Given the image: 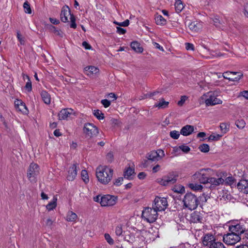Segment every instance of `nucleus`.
Segmentation results:
<instances>
[{
    "mask_svg": "<svg viewBox=\"0 0 248 248\" xmlns=\"http://www.w3.org/2000/svg\"><path fill=\"white\" fill-rule=\"evenodd\" d=\"M174 192L178 193H183L185 191V189L184 186L179 185L178 186H176L173 189Z\"/></svg>",
    "mask_w": 248,
    "mask_h": 248,
    "instance_id": "obj_45",
    "label": "nucleus"
},
{
    "mask_svg": "<svg viewBox=\"0 0 248 248\" xmlns=\"http://www.w3.org/2000/svg\"><path fill=\"white\" fill-rule=\"evenodd\" d=\"M72 15L69 9L67 10L63 8L60 15L61 21L63 22H67L68 21V16H71Z\"/></svg>",
    "mask_w": 248,
    "mask_h": 248,
    "instance_id": "obj_23",
    "label": "nucleus"
},
{
    "mask_svg": "<svg viewBox=\"0 0 248 248\" xmlns=\"http://www.w3.org/2000/svg\"><path fill=\"white\" fill-rule=\"evenodd\" d=\"M234 182V179L232 176H229L226 178L225 182L227 184L231 186Z\"/></svg>",
    "mask_w": 248,
    "mask_h": 248,
    "instance_id": "obj_57",
    "label": "nucleus"
},
{
    "mask_svg": "<svg viewBox=\"0 0 248 248\" xmlns=\"http://www.w3.org/2000/svg\"><path fill=\"white\" fill-rule=\"evenodd\" d=\"M71 24L70 25V27L73 29H76L77 27V24L76 23V19L73 15H71L70 17Z\"/></svg>",
    "mask_w": 248,
    "mask_h": 248,
    "instance_id": "obj_48",
    "label": "nucleus"
},
{
    "mask_svg": "<svg viewBox=\"0 0 248 248\" xmlns=\"http://www.w3.org/2000/svg\"><path fill=\"white\" fill-rule=\"evenodd\" d=\"M190 221L193 223H202L203 215L200 212L194 211L191 214Z\"/></svg>",
    "mask_w": 248,
    "mask_h": 248,
    "instance_id": "obj_15",
    "label": "nucleus"
},
{
    "mask_svg": "<svg viewBox=\"0 0 248 248\" xmlns=\"http://www.w3.org/2000/svg\"><path fill=\"white\" fill-rule=\"evenodd\" d=\"M194 131V127L190 125H186L183 127L181 130L180 133L185 136H187Z\"/></svg>",
    "mask_w": 248,
    "mask_h": 248,
    "instance_id": "obj_21",
    "label": "nucleus"
},
{
    "mask_svg": "<svg viewBox=\"0 0 248 248\" xmlns=\"http://www.w3.org/2000/svg\"><path fill=\"white\" fill-rule=\"evenodd\" d=\"M178 174L176 172H171L164 176L162 178L158 179V182L162 186H166L175 183L177 181Z\"/></svg>",
    "mask_w": 248,
    "mask_h": 248,
    "instance_id": "obj_5",
    "label": "nucleus"
},
{
    "mask_svg": "<svg viewBox=\"0 0 248 248\" xmlns=\"http://www.w3.org/2000/svg\"><path fill=\"white\" fill-rule=\"evenodd\" d=\"M17 38L18 41L20 42L21 45H24L25 40L24 38L22 37V35L20 33L19 31H17Z\"/></svg>",
    "mask_w": 248,
    "mask_h": 248,
    "instance_id": "obj_52",
    "label": "nucleus"
},
{
    "mask_svg": "<svg viewBox=\"0 0 248 248\" xmlns=\"http://www.w3.org/2000/svg\"><path fill=\"white\" fill-rule=\"evenodd\" d=\"M165 156L163 150L158 149L157 151H152L146 155L147 160H144L142 163L143 167H147L150 162L156 161L161 159Z\"/></svg>",
    "mask_w": 248,
    "mask_h": 248,
    "instance_id": "obj_3",
    "label": "nucleus"
},
{
    "mask_svg": "<svg viewBox=\"0 0 248 248\" xmlns=\"http://www.w3.org/2000/svg\"><path fill=\"white\" fill-rule=\"evenodd\" d=\"M206 106H214L217 104H221L222 101L217 98L213 93H209V97L205 101Z\"/></svg>",
    "mask_w": 248,
    "mask_h": 248,
    "instance_id": "obj_13",
    "label": "nucleus"
},
{
    "mask_svg": "<svg viewBox=\"0 0 248 248\" xmlns=\"http://www.w3.org/2000/svg\"><path fill=\"white\" fill-rule=\"evenodd\" d=\"M235 124L239 128L242 129L245 127L246 123L243 120H241L236 121Z\"/></svg>",
    "mask_w": 248,
    "mask_h": 248,
    "instance_id": "obj_46",
    "label": "nucleus"
},
{
    "mask_svg": "<svg viewBox=\"0 0 248 248\" xmlns=\"http://www.w3.org/2000/svg\"><path fill=\"white\" fill-rule=\"evenodd\" d=\"M93 113L96 118L99 120H103L104 118V113L99 109L94 110Z\"/></svg>",
    "mask_w": 248,
    "mask_h": 248,
    "instance_id": "obj_38",
    "label": "nucleus"
},
{
    "mask_svg": "<svg viewBox=\"0 0 248 248\" xmlns=\"http://www.w3.org/2000/svg\"><path fill=\"white\" fill-rule=\"evenodd\" d=\"M209 198H210L209 196L205 195V194H203L202 196L201 197L200 200L202 201V204L203 202H206Z\"/></svg>",
    "mask_w": 248,
    "mask_h": 248,
    "instance_id": "obj_60",
    "label": "nucleus"
},
{
    "mask_svg": "<svg viewBox=\"0 0 248 248\" xmlns=\"http://www.w3.org/2000/svg\"><path fill=\"white\" fill-rule=\"evenodd\" d=\"M155 20L157 25L163 26L166 24V20L161 15H156Z\"/></svg>",
    "mask_w": 248,
    "mask_h": 248,
    "instance_id": "obj_29",
    "label": "nucleus"
},
{
    "mask_svg": "<svg viewBox=\"0 0 248 248\" xmlns=\"http://www.w3.org/2000/svg\"><path fill=\"white\" fill-rule=\"evenodd\" d=\"M184 6L181 0H178L175 2V8L177 13H180L183 9Z\"/></svg>",
    "mask_w": 248,
    "mask_h": 248,
    "instance_id": "obj_35",
    "label": "nucleus"
},
{
    "mask_svg": "<svg viewBox=\"0 0 248 248\" xmlns=\"http://www.w3.org/2000/svg\"><path fill=\"white\" fill-rule=\"evenodd\" d=\"M57 205V197L56 196H54L52 201L49 202L46 205V209L50 211L55 209Z\"/></svg>",
    "mask_w": 248,
    "mask_h": 248,
    "instance_id": "obj_27",
    "label": "nucleus"
},
{
    "mask_svg": "<svg viewBox=\"0 0 248 248\" xmlns=\"http://www.w3.org/2000/svg\"><path fill=\"white\" fill-rule=\"evenodd\" d=\"M180 148L181 151L185 153H187L190 150V148L188 146L184 144L180 146Z\"/></svg>",
    "mask_w": 248,
    "mask_h": 248,
    "instance_id": "obj_54",
    "label": "nucleus"
},
{
    "mask_svg": "<svg viewBox=\"0 0 248 248\" xmlns=\"http://www.w3.org/2000/svg\"><path fill=\"white\" fill-rule=\"evenodd\" d=\"M209 178L210 177H207L206 175L202 174L199 178V181L201 183L208 184Z\"/></svg>",
    "mask_w": 248,
    "mask_h": 248,
    "instance_id": "obj_44",
    "label": "nucleus"
},
{
    "mask_svg": "<svg viewBox=\"0 0 248 248\" xmlns=\"http://www.w3.org/2000/svg\"><path fill=\"white\" fill-rule=\"evenodd\" d=\"M159 93H160L159 92L156 91V92H154L153 93H146V94H145V96L146 98H147V97H150L152 96H155L156 94H159Z\"/></svg>",
    "mask_w": 248,
    "mask_h": 248,
    "instance_id": "obj_59",
    "label": "nucleus"
},
{
    "mask_svg": "<svg viewBox=\"0 0 248 248\" xmlns=\"http://www.w3.org/2000/svg\"><path fill=\"white\" fill-rule=\"evenodd\" d=\"M242 73L236 72H226L223 74V77L229 80L230 81H238L243 77Z\"/></svg>",
    "mask_w": 248,
    "mask_h": 248,
    "instance_id": "obj_12",
    "label": "nucleus"
},
{
    "mask_svg": "<svg viewBox=\"0 0 248 248\" xmlns=\"http://www.w3.org/2000/svg\"><path fill=\"white\" fill-rule=\"evenodd\" d=\"M241 239V236L232 232L224 234L223 237V242L228 245H233L238 242Z\"/></svg>",
    "mask_w": 248,
    "mask_h": 248,
    "instance_id": "obj_8",
    "label": "nucleus"
},
{
    "mask_svg": "<svg viewBox=\"0 0 248 248\" xmlns=\"http://www.w3.org/2000/svg\"><path fill=\"white\" fill-rule=\"evenodd\" d=\"M215 240L216 239L213 235L207 233L203 236L202 243L204 246H208L209 248Z\"/></svg>",
    "mask_w": 248,
    "mask_h": 248,
    "instance_id": "obj_18",
    "label": "nucleus"
},
{
    "mask_svg": "<svg viewBox=\"0 0 248 248\" xmlns=\"http://www.w3.org/2000/svg\"><path fill=\"white\" fill-rule=\"evenodd\" d=\"M114 159V155L112 152L108 153L106 155V159L109 163H111Z\"/></svg>",
    "mask_w": 248,
    "mask_h": 248,
    "instance_id": "obj_51",
    "label": "nucleus"
},
{
    "mask_svg": "<svg viewBox=\"0 0 248 248\" xmlns=\"http://www.w3.org/2000/svg\"><path fill=\"white\" fill-rule=\"evenodd\" d=\"M199 149L201 152L203 153H207L209 152L210 148L209 146L206 143H203L202 145H200L199 147Z\"/></svg>",
    "mask_w": 248,
    "mask_h": 248,
    "instance_id": "obj_39",
    "label": "nucleus"
},
{
    "mask_svg": "<svg viewBox=\"0 0 248 248\" xmlns=\"http://www.w3.org/2000/svg\"><path fill=\"white\" fill-rule=\"evenodd\" d=\"M114 23L116 25H119V26L127 27L129 24V20L128 19H126L125 20L122 22L114 21Z\"/></svg>",
    "mask_w": 248,
    "mask_h": 248,
    "instance_id": "obj_47",
    "label": "nucleus"
},
{
    "mask_svg": "<svg viewBox=\"0 0 248 248\" xmlns=\"http://www.w3.org/2000/svg\"><path fill=\"white\" fill-rule=\"evenodd\" d=\"M123 229L121 225L118 226L115 228V233L117 236H120L122 234Z\"/></svg>",
    "mask_w": 248,
    "mask_h": 248,
    "instance_id": "obj_53",
    "label": "nucleus"
},
{
    "mask_svg": "<svg viewBox=\"0 0 248 248\" xmlns=\"http://www.w3.org/2000/svg\"><path fill=\"white\" fill-rule=\"evenodd\" d=\"M117 32L119 34H124L126 33V30L120 27H117Z\"/></svg>",
    "mask_w": 248,
    "mask_h": 248,
    "instance_id": "obj_58",
    "label": "nucleus"
},
{
    "mask_svg": "<svg viewBox=\"0 0 248 248\" xmlns=\"http://www.w3.org/2000/svg\"><path fill=\"white\" fill-rule=\"evenodd\" d=\"M183 202L184 206L191 210L195 209L200 203L198 197L191 192L185 195Z\"/></svg>",
    "mask_w": 248,
    "mask_h": 248,
    "instance_id": "obj_2",
    "label": "nucleus"
},
{
    "mask_svg": "<svg viewBox=\"0 0 248 248\" xmlns=\"http://www.w3.org/2000/svg\"><path fill=\"white\" fill-rule=\"evenodd\" d=\"M209 248H225V247L222 242L216 240Z\"/></svg>",
    "mask_w": 248,
    "mask_h": 248,
    "instance_id": "obj_36",
    "label": "nucleus"
},
{
    "mask_svg": "<svg viewBox=\"0 0 248 248\" xmlns=\"http://www.w3.org/2000/svg\"><path fill=\"white\" fill-rule=\"evenodd\" d=\"M17 102L18 103L16 105H17V108L19 110L22 111L23 113H26L28 110L25 104L20 100H17Z\"/></svg>",
    "mask_w": 248,
    "mask_h": 248,
    "instance_id": "obj_34",
    "label": "nucleus"
},
{
    "mask_svg": "<svg viewBox=\"0 0 248 248\" xmlns=\"http://www.w3.org/2000/svg\"><path fill=\"white\" fill-rule=\"evenodd\" d=\"M180 146L179 147H177V146H175L174 147H173V153H175V154H176L175 155H179L180 154Z\"/></svg>",
    "mask_w": 248,
    "mask_h": 248,
    "instance_id": "obj_62",
    "label": "nucleus"
},
{
    "mask_svg": "<svg viewBox=\"0 0 248 248\" xmlns=\"http://www.w3.org/2000/svg\"><path fill=\"white\" fill-rule=\"evenodd\" d=\"M180 132L176 130L171 131L170 133V137L175 140H177L180 136Z\"/></svg>",
    "mask_w": 248,
    "mask_h": 248,
    "instance_id": "obj_43",
    "label": "nucleus"
},
{
    "mask_svg": "<svg viewBox=\"0 0 248 248\" xmlns=\"http://www.w3.org/2000/svg\"><path fill=\"white\" fill-rule=\"evenodd\" d=\"M117 200V197L106 195L101 196L100 203L102 206H111L116 204Z\"/></svg>",
    "mask_w": 248,
    "mask_h": 248,
    "instance_id": "obj_9",
    "label": "nucleus"
},
{
    "mask_svg": "<svg viewBox=\"0 0 248 248\" xmlns=\"http://www.w3.org/2000/svg\"><path fill=\"white\" fill-rule=\"evenodd\" d=\"M101 103L106 108L110 105V102L106 99L102 100Z\"/></svg>",
    "mask_w": 248,
    "mask_h": 248,
    "instance_id": "obj_56",
    "label": "nucleus"
},
{
    "mask_svg": "<svg viewBox=\"0 0 248 248\" xmlns=\"http://www.w3.org/2000/svg\"><path fill=\"white\" fill-rule=\"evenodd\" d=\"M23 8L26 13L31 14V10L29 3L26 1L23 4Z\"/></svg>",
    "mask_w": 248,
    "mask_h": 248,
    "instance_id": "obj_42",
    "label": "nucleus"
},
{
    "mask_svg": "<svg viewBox=\"0 0 248 248\" xmlns=\"http://www.w3.org/2000/svg\"><path fill=\"white\" fill-rule=\"evenodd\" d=\"M72 111L73 110L71 109H62L58 114L59 120H61L67 119L71 114Z\"/></svg>",
    "mask_w": 248,
    "mask_h": 248,
    "instance_id": "obj_20",
    "label": "nucleus"
},
{
    "mask_svg": "<svg viewBox=\"0 0 248 248\" xmlns=\"http://www.w3.org/2000/svg\"><path fill=\"white\" fill-rule=\"evenodd\" d=\"M130 46L132 49L137 53H142L143 51V47L140 43L137 41H133L131 43Z\"/></svg>",
    "mask_w": 248,
    "mask_h": 248,
    "instance_id": "obj_24",
    "label": "nucleus"
},
{
    "mask_svg": "<svg viewBox=\"0 0 248 248\" xmlns=\"http://www.w3.org/2000/svg\"><path fill=\"white\" fill-rule=\"evenodd\" d=\"M22 76L23 78H24V76H26L27 79L28 80L25 86V89L29 92H31L32 90V84L29 77L24 74H23Z\"/></svg>",
    "mask_w": 248,
    "mask_h": 248,
    "instance_id": "obj_33",
    "label": "nucleus"
},
{
    "mask_svg": "<svg viewBox=\"0 0 248 248\" xmlns=\"http://www.w3.org/2000/svg\"><path fill=\"white\" fill-rule=\"evenodd\" d=\"M39 174V167L35 163H31L28 169L27 177L29 181L31 183H35L37 181V176Z\"/></svg>",
    "mask_w": 248,
    "mask_h": 248,
    "instance_id": "obj_6",
    "label": "nucleus"
},
{
    "mask_svg": "<svg viewBox=\"0 0 248 248\" xmlns=\"http://www.w3.org/2000/svg\"><path fill=\"white\" fill-rule=\"evenodd\" d=\"M187 98V97L186 95L182 96L180 100L178 102V105L179 106H183Z\"/></svg>",
    "mask_w": 248,
    "mask_h": 248,
    "instance_id": "obj_55",
    "label": "nucleus"
},
{
    "mask_svg": "<svg viewBox=\"0 0 248 248\" xmlns=\"http://www.w3.org/2000/svg\"><path fill=\"white\" fill-rule=\"evenodd\" d=\"M209 184L210 186H208L210 189H214L217 186H219L220 184L224 182V180L222 178H216L214 177H210L209 180Z\"/></svg>",
    "mask_w": 248,
    "mask_h": 248,
    "instance_id": "obj_17",
    "label": "nucleus"
},
{
    "mask_svg": "<svg viewBox=\"0 0 248 248\" xmlns=\"http://www.w3.org/2000/svg\"><path fill=\"white\" fill-rule=\"evenodd\" d=\"M83 132L86 136L90 138L96 136L98 133V129L96 126L92 123H86L83 127Z\"/></svg>",
    "mask_w": 248,
    "mask_h": 248,
    "instance_id": "obj_10",
    "label": "nucleus"
},
{
    "mask_svg": "<svg viewBox=\"0 0 248 248\" xmlns=\"http://www.w3.org/2000/svg\"><path fill=\"white\" fill-rule=\"evenodd\" d=\"M113 170L107 166H99L96 168V176L98 181L103 185H107L111 180Z\"/></svg>",
    "mask_w": 248,
    "mask_h": 248,
    "instance_id": "obj_1",
    "label": "nucleus"
},
{
    "mask_svg": "<svg viewBox=\"0 0 248 248\" xmlns=\"http://www.w3.org/2000/svg\"><path fill=\"white\" fill-rule=\"evenodd\" d=\"M240 94L241 96L248 99V91H244L241 92Z\"/></svg>",
    "mask_w": 248,
    "mask_h": 248,
    "instance_id": "obj_64",
    "label": "nucleus"
},
{
    "mask_svg": "<svg viewBox=\"0 0 248 248\" xmlns=\"http://www.w3.org/2000/svg\"><path fill=\"white\" fill-rule=\"evenodd\" d=\"M87 72V75L91 76L92 75L96 74L99 72V69L97 67L93 66H89L85 68Z\"/></svg>",
    "mask_w": 248,
    "mask_h": 248,
    "instance_id": "obj_28",
    "label": "nucleus"
},
{
    "mask_svg": "<svg viewBox=\"0 0 248 248\" xmlns=\"http://www.w3.org/2000/svg\"><path fill=\"white\" fill-rule=\"evenodd\" d=\"M142 217L148 222L154 223L157 218V211L153 207H146L142 211Z\"/></svg>",
    "mask_w": 248,
    "mask_h": 248,
    "instance_id": "obj_4",
    "label": "nucleus"
},
{
    "mask_svg": "<svg viewBox=\"0 0 248 248\" xmlns=\"http://www.w3.org/2000/svg\"><path fill=\"white\" fill-rule=\"evenodd\" d=\"M82 46L86 49H90L91 48V46L90 44H89L87 42L84 41L82 43Z\"/></svg>",
    "mask_w": 248,
    "mask_h": 248,
    "instance_id": "obj_63",
    "label": "nucleus"
},
{
    "mask_svg": "<svg viewBox=\"0 0 248 248\" xmlns=\"http://www.w3.org/2000/svg\"><path fill=\"white\" fill-rule=\"evenodd\" d=\"M185 46H186V48L187 50H194V46L192 44H190L189 43H186L185 44Z\"/></svg>",
    "mask_w": 248,
    "mask_h": 248,
    "instance_id": "obj_61",
    "label": "nucleus"
},
{
    "mask_svg": "<svg viewBox=\"0 0 248 248\" xmlns=\"http://www.w3.org/2000/svg\"><path fill=\"white\" fill-rule=\"evenodd\" d=\"M188 26L192 31L196 32L199 31L202 28V23L197 21L191 22Z\"/></svg>",
    "mask_w": 248,
    "mask_h": 248,
    "instance_id": "obj_19",
    "label": "nucleus"
},
{
    "mask_svg": "<svg viewBox=\"0 0 248 248\" xmlns=\"http://www.w3.org/2000/svg\"><path fill=\"white\" fill-rule=\"evenodd\" d=\"M188 187L193 190H201L202 188V186L201 185L190 183L188 184Z\"/></svg>",
    "mask_w": 248,
    "mask_h": 248,
    "instance_id": "obj_40",
    "label": "nucleus"
},
{
    "mask_svg": "<svg viewBox=\"0 0 248 248\" xmlns=\"http://www.w3.org/2000/svg\"><path fill=\"white\" fill-rule=\"evenodd\" d=\"M135 174V170L130 167H128L125 169L124 172V178L128 180H132Z\"/></svg>",
    "mask_w": 248,
    "mask_h": 248,
    "instance_id": "obj_22",
    "label": "nucleus"
},
{
    "mask_svg": "<svg viewBox=\"0 0 248 248\" xmlns=\"http://www.w3.org/2000/svg\"><path fill=\"white\" fill-rule=\"evenodd\" d=\"M223 135L220 134H211L208 138L209 140L217 141Z\"/></svg>",
    "mask_w": 248,
    "mask_h": 248,
    "instance_id": "obj_41",
    "label": "nucleus"
},
{
    "mask_svg": "<svg viewBox=\"0 0 248 248\" xmlns=\"http://www.w3.org/2000/svg\"><path fill=\"white\" fill-rule=\"evenodd\" d=\"M246 228L243 224L240 223H233L230 225L229 230L230 232L238 234L240 236L245 232Z\"/></svg>",
    "mask_w": 248,
    "mask_h": 248,
    "instance_id": "obj_11",
    "label": "nucleus"
},
{
    "mask_svg": "<svg viewBox=\"0 0 248 248\" xmlns=\"http://www.w3.org/2000/svg\"><path fill=\"white\" fill-rule=\"evenodd\" d=\"M123 180H124L123 177H119L117 179H116L113 181V185H115V186H119L122 185Z\"/></svg>",
    "mask_w": 248,
    "mask_h": 248,
    "instance_id": "obj_50",
    "label": "nucleus"
},
{
    "mask_svg": "<svg viewBox=\"0 0 248 248\" xmlns=\"http://www.w3.org/2000/svg\"><path fill=\"white\" fill-rule=\"evenodd\" d=\"M105 238L109 245H113L114 241L108 233H105L104 235Z\"/></svg>",
    "mask_w": 248,
    "mask_h": 248,
    "instance_id": "obj_49",
    "label": "nucleus"
},
{
    "mask_svg": "<svg viewBox=\"0 0 248 248\" xmlns=\"http://www.w3.org/2000/svg\"><path fill=\"white\" fill-rule=\"evenodd\" d=\"M40 95L42 100L45 104L48 105L50 103V95L46 91H42L40 93Z\"/></svg>",
    "mask_w": 248,
    "mask_h": 248,
    "instance_id": "obj_25",
    "label": "nucleus"
},
{
    "mask_svg": "<svg viewBox=\"0 0 248 248\" xmlns=\"http://www.w3.org/2000/svg\"><path fill=\"white\" fill-rule=\"evenodd\" d=\"M168 206V202L165 198L156 197L154 200L153 208L158 211H164Z\"/></svg>",
    "mask_w": 248,
    "mask_h": 248,
    "instance_id": "obj_7",
    "label": "nucleus"
},
{
    "mask_svg": "<svg viewBox=\"0 0 248 248\" xmlns=\"http://www.w3.org/2000/svg\"><path fill=\"white\" fill-rule=\"evenodd\" d=\"M169 105V102L165 101L163 98L160 99V102L158 103L155 104V107H158V108H164L168 107Z\"/></svg>",
    "mask_w": 248,
    "mask_h": 248,
    "instance_id": "obj_31",
    "label": "nucleus"
},
{
    "mask_svg": "<svg viewBox=\"0 0 248 248\" xmlns=\"http://www.w3.org/2000/svg\"><path fill=\"white\" fill-rule=\"evenodd\" d=\"M220 129L222 134H226L229 130V124L225 123H222L220 124Z\"/></svg>",
    "mask_w": 248,
    "mask_h": 248,
    "instance_id": "obj_32",
    "label": "nucleus"
},
{
    "mask_svg": "<svg viewBox=\"0 0 248 248\" xmlns=\"http://www.w3.org/2000/svg\"><path fill=\"white\" fill-rule=\"evenodd\" d=\"M237 188L240 191L248 193V180L241 179L237 184Z\"/></svg>",
    "mask_w": 248,
    "mask_h": 248,
    "instance_id": "obj_16",
    "label": "nucleus"
},
{
    "mask_svg": "<svg viewBox=\"0 0 248 248\" xmlns=\"http://www.w3.org/2000/svg\"><path fill=\"white\" fill-rule=\"evenodd\" d=\"M212 19L216 27L220 29L223 27V24H224V22L218 16H215Z\"/></svg>",
    "mask_w": 248,
    "mask_h": 248,
    "instance_id": "obj_26",
    "label": "nucleus"
},
{
    "mask_svg": "<svg viewBox=\"0 0 248 248\" xmlns=\"http://www.w3.org/2000/svg\"><path fill=\"white\" fill-rule=\"evenodd\" d=\"M78 165L77 163H74L72 166L69 167L67 176V179L68 181H72L75 179L77 175Z\"/></svg>",
    "mask_w": 248,
    "mask_h": 248,
    "instance_id": "obj_14",
    "label": "nucleus"
},
{
    "mask_svg": "<svg viewBox=\"0 0 248 248\" xmlns=\"http://www.w3.org/2000/svg\"><path fill=\"white\" fill-rule=\"evenodd\" d=\"M78 218V216L72 211H69L66 216V220L68 221H75Z\"/></svg>",
    "mask_w": 248,
    "mask_h": 248,
    "instance_id": "obj_30",
    "label": "nucleus"
},
{
    "mask_svg": "<svg viewBox=\"0 0 248 248\" xmlns=\"http://www.w3.org/2000/svg\"><path fill=\"white\" fill-rule=\"evenodd\" d=\"M81 176L83 181L86 183L89 182L88 174L86 170H83L81 172Z\"/></svg>",
    "mask_w": 248,
    "mask_h": 248,
    "instance_id": "obj_37",
    "label": "nucleus"
}]
</instances>
